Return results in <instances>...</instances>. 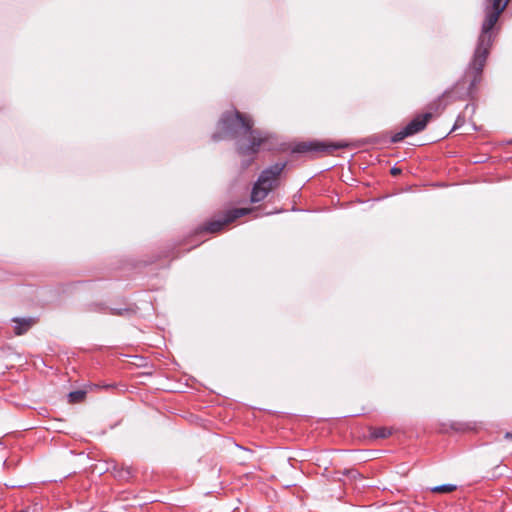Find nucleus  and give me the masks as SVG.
<instances>
[{"instance_id":"nucleus-8","label":"nucleus","mask_w":512,"mask_h":512,"mask_svg":"<svg viewBox=\"0 0 512 512\" xmlns=\"http://www.w3.org/2000/svg\"><path fill=\"white\" fill-rule=\"evenodd\" d=\"M85 312L107 313L108 306L104 302H91L84 306Z\"/></svg>"},{"instance_id":"nucleus-14","label":"nucleus","mask_w":512,"mask_h":512,"mask_svg":"<svg viewBox=\"0 0 512 512\" xmlns=\"http://www.w3.org/2000/svg\"><path fill=\"white\" fill-rule=\"evenodd\" d=\"M342 474L354 479L360 476V473L356 469H344Z\"/></svg>"},{"instance_id":"nucleus-11","label":"nucleus","mask_w":512,"mask_h":512,"mask_svg":"<svg viewBox=\"0 0 512 512\" xmlns=\"http://www.w3.org/2000/svg\"><path fill=\"white\" fill-rule=\"evenodd\" d=\"M456 485H453V484H443V485H438V486H435L433 488H431V492L433 493H450L454 490H456Z\"/></svg>"},{"instance_id":"nucleus-12","label":"nucleus","mask_w":512,"mask_h":512,"mask_svg":"<svg viewBox=\"0 0 512 512\" xmlns=\"http://www.w3.org/2000/svg\"><path fill=\"white\" fill-rule=\"evenodd\" d=\"M391 434H392L391 429L386 428V427L375 428L374 431L372 432L373 437L382 438V439L389 437Z\"/></svg>"},{"instance_id":"nucleus-9","label":"nucleus","mask_w":512,"mask_h":512,"mask_svg":"<svg viewBox=\"0 0 512 512\" xmlns=\"http://www.w3.org/2000/svg\"><path fill=\"white\" fill-rule=\"evenodd\" d=\"M365 143H368V144H387V143H392V142L390 141V139L388 138V135L386 133H381V134H375V135L369 136L365 140Z\"/></svg>"},{"instance_id":"nucleus-5","label":"nucleus","mask_w":512,"mask_h":512,"mask_svg":"<svg viewBox=\"0 0 512 512\" xmlns=\"http://www.w3.org/2000/svg\"><path fill=\"white\" fill-rule=\"evenodd\" d=\"M433 117L431 112H426L422 115H417L414 119H412L401 131L395 133L390 141L392 143H398L402 141L404 138L412 136L416 133L421 132L425 129L428 122Z\"/></svg>"},{"instance_id":"nucleus-16","label":"nucleus","mask_w":512,"mask_h":512,"mask_svg":"<svg viewBox=\"0 0 512 512\" xmlns=\"http://www.w3.org/2000/svg\"><path fill=\"white\" fill-rule=\"evenodd\" d=\"M400 173H401V169H399V168H397V167H393V168L391 169V174H392V175H398V174H400Z\"/></svg>"},{"instance_id":"nucleus-6","label":"nucleus","mask_w":512,"mask_h":512,"mask_svg":"<svg viewBox=\"0 0 512 512\" xmlns=\"http://www.w3.org/2000/svg\"><path fill=\"white\" fill-rule=\"evenodd\" d=\"M347 147L345 142H300L292 149L293 153H307V152H334L336 150Z\"/></svg>"},{"instance_id":"nucleus-18","label":"nucleus","mask_w":512,"mask_h":512,"mask_svg":"<svg viewBox=\"0 0 512 512\" xmlns=\"http://www.w3.org/2000/svg\"><path fill=\"white\" fill-rule=\"evenodd\" d=\"M505 438H506V439H512V433L507 432V433L505 434Z\"/></svg>"},{"instance_id":"nucleus-13","label":"nucleus","mask_w":512,"mask_h":512,"mask_svg":"<svg viewBox=\"0 0 512 512\" xmlns=\"http://www.w3.org/2000/svg\"><path fill=\"white\" fill-rule=\"evenodd\" d=\"M133 312V310L129 307H123V308H110L108 307L107 313H110L112 315L116 316H126Z\"/></svg>"},{"instance_id":"nucleus-10","label":"nucleus","mask_w":512,"mask_h":512,"mask_svg":"<svg viewBox=\"0 0 512 512\" xmlns=\"http://www.w3.org/2000/svg\"><path fill=\"white\" fill-rule=\"evenodd\" d=\"M86 397V391L84 390H75L71 391L68 394V400L70 403H79L84 400Z\"/></svg>"},{"instance_id":"nucleus-15","label":"nucleus","mask_w":512,"mask_h":512,"mask_svg":"<svg viewBox=\"0 0 512 512\" xmlns=\"http://www.w3.org/2000/svg\"><path fill=\"white\" fill-rule=\"evenodd\" d=\"M465 124V117L463 115H458L456 118V121L454 123V126L452 128V131H455L456 129L462 127Z\"/></svg>"},{"instance_id":"nucleus-3","label":"nucleus","mask_w":512,"mask_h":512,"mask_svg":"<svg viewBox=\"0 0 512 512\" xmlns=\"http://www.w3.org/2000/svg\"><path fill=\"white\" fill-rule=\"evenodd\" d=\"M287 162H277L265 168L254 183L251 191V202L257 203L264 200L270 191L277 185V180L283 172Z\"/></svg>"},{"instance_id":"nucleus-1","label":"nucleus","mask_w":512,"mask_h":512,"mask_svg":"<svg viewBox=\"0 0 512 512\" xmlns=\"http://www.w3.org/2000/svg\"><path fill=\"white\" fill-rule=\"evenodd\" d=\"M510 0H484L485 17L473 58L457 87L468 84L466 95L471 96L482 79V72L495 39V26Z\"/></svg>"},{"instance_id":"nucleus-7","label":"nucleus","mask_w":512,"mask_h":512,"mask_svg":"<svg viewBox=\"0 0 512 512\" xmlns=\"http://www.w3.org/2000/svg\"><path fill=\"white\" fill-rule=\"evenodd\" d=\"M12 321L16 323L14 327L16 335L25 334L34 324V320L32 318H13Z\"/></svg>"},{"instance_id":"nucleus-2","label":"nucleus","mask_w":512,"mask_h":512,"mask_svg":"<svg viewBox=\"0 0 512 512\" xmlns=\"http://www.w3.org/2000/svg\"><path fill=\"white\" fill-rule=\"evenodd\" d=\"M218 126L221 131L213 133L212 140L235 139L237 153L241 156L255 155L270 137L267 132L254 129L253 120L238 110L224 112Z\"/></svg>"},{"instance_id":"nucleus-17","label":"nucleus","mask_w":512,"mask_h":512,"mask_svg":"<svg viewBox=\"0 0 512 512\" xmlns=\"http://www.w3.org/2000/svg\"><path fill=\"white\" fill-rule=\"evenodd\" d=\"M252 160H253V159H251V160H247V161H244V162L242 163V167H243L244 169H246L247 167H249V165L251 164Z\"/></svg>"},{"instance_id":"nucleus-4","label":"nucleus","mask_w":512,"mask_h":512,"mask_svg":"<svg viewBox=\"0 0 512 512\" xmlns=\"http://www.w3.org/2000/svg\"><path fill=\"white\" fill-rule=\"evenodd\" d=\"M254 208H233L224 212L223 216L209 221L206 226L200 229L199 233H216L221 231L226 225L232 223L236 219L243 217L251 212Z\"/></svg>"}]
</instances>
